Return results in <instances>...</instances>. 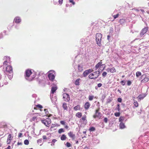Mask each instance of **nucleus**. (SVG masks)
Here are the masks:
<instances>
[{
	"label": "nucleus",
	"mask_w": 149,
	"mask_h": 149,
	"mask_svg": "<svg viewBox=\"0 0 149 149\" xmlns=\"http://www.w3.org/2000/svg\"><path fill=\"white\" fill-rule=\"evenodd\" d=\"M36 74L35 72H31L30 70H27L25 72V77L26 79L30 81L32 80L36 77Z\"/></svg>",
	"instance_id": "nucleus-1"
},
{
	"label": "nucleus",
	"mask_w": 149,
	"mask_h": 149,
	"mask_svg": "<svg viewBox=\"0 0 149 149\" xmlns=\"http://www.w3.org/2000/svg\"><path fill=\"white\" fill-rule=\"evenodd\" d=\"M6 68V73L8 77L10 80H11L13 77V71L12 67L8 64L6 66L3 67Z\"/></svg>",
	"instance_id": "nucleus-2"
},
{
	"label": "nucleus",
	"mask_w": 149,
	"mask_h": 149,
	"mask_svg": "<svg viewBox=\"0 0 149 149\" xmlns=\"http://www.w3.org/2000/svg\"><path fill=\"white\" fill-rule=\"evenodd\" d=\"M99 76V71H97L93 73L90 74L88 76V77L91 79H95Z\"/></svg>",
	"instance_id": "nucleus-3"
},
{
	"label": "nucleus",
	"mask_w": 149,
	"mask_h": 149,
	"mask_svg": "<svg viewBox=\"0 0 149 149\" xmlns=\"http://www.w3.org/2000/svg\"><path fill=\"white\" fill-rule=\"evenodd\" d=\"M46 74L42 72H40L37 75V78L40 81H42L45 79L46 78Z\"/></svg>",
	"instance_id": "nucleus-4"
},
{
	"label": "nucleus",
	"mask_w": 149,
	"mask_h": 149,
	"mask_svg": "<svg viewBox=\"0 0 149 149\" xmlns=\"http://www.w3.org/2000/svg\"><path fill=\"white\" fill-rule=\"evenodd\" d=\"M102 38V34L100 33H97L96 35V40L97 44L100 46L101 44V39Z\"/></svg>",
	"instance_id": "nucleus-5"
},
{
	"label": "nucleus",
	"mask_w": 149,
	"mask_h": 149,
	"mask_svg": "<svg viewBox=\"0 0 149 149\" xmlns=\"http://www.w3.org/2000/svg\"><path fill=\"white\" fill-rule=\"evenodd\" d=\"M47 73L49 79L51 81H53L55 77V72L53 70H50L47 72Z\"/></svg>",
	"instance_id": "nucleus-6"
},
{
	"label": "nucleus",
	"mask_w": 149,
	"mask_h": 149,
	"mask_svg": "<svg viewBox=\"0 0 149 149\" xmlns=\"http://www.w3.org/2000/svg\"><path fill=\"white\" fill-rule=\"evenodd\" d=\"M4 58L6 60L3 63V67H6L8 64H10V58L9 56H6L4 57Z\"/></svg>",
	"instance_id": "nucleus-7"
},
{
	"label": "nucleus",
	"mask_w": 149,
	"mask_h": 149,
	"mask_svg": "<svg viewBox=\"0 0 149 149\" xmlns=\"http://www.w3.org/2000/svg\"><path fill=\"white\" fill-rule=\"evenodd\" d=\"M41 122L47 126H48V125L51 123V120L49 118H47L45 119L42 120Z\"/></svg>",
	"instance_id": "nucleus-8"
},
{
	"label": "nucleus",
	"mask_w": 149,
	"mask_h": 149,
	"mask_svg": "<svg viewBox=\"0 0 149 149\" xmlns=\"http://www.w3.org/2000/svg\"><path fill=\"white\" fill-rule=\"evenodd\" d=\"M22 21V19L19 16L16 17L14 19L13 23L14 25L15 23L17 24H19Z\"/></svg>",
	"instance_id": "nucleus-9"
},
{
	"label": "nucleus",
	"mask_w": 149,
	"mask_h": 149,
	"mask_svg": "<svg viewBox=\"0 0 149 149\" xmlns=\"http://www.w3.org/2000/svg\"><path fill=\"white\" fill-rule=\"evenodd\" d=\"M148 30V29L147 27H145L143 28L140 33V36L141 37H143L144 35L147 32Z\"/></svg>",
	"instance_id": "nucleus-10"
},
{
	"label": "nucleus",
	"mask_w": 149,
	"mask_h": 149,
	"mask_svg": "<svg viewBox=\"0 0 149 149\" xmlns=\"http://www.w3.org/2000/svg\"><path fill=\"white\" fill-rule=\"evenodd\" d=\"M63 99L64 101H68L70 100V97L68 94L65 93L63 94Z\"/></svg>",
	"instance_id": "nucleus-11"
},
{
	"label": "nucleus",
	"mask_w": 149,
	"mask_h": 149,
	"mask_svg": "<svg viewBox=\"0 0 149 149\" xmlns=\"http://www.w3.org/2000/svg\"><path fill=\"white\" fill-rule=\"evenodd\" d=\"M99 109L96 110L95 111V115H94L93 116V118H95L96 117H100L101 116V113L100 112H99Z\"/></svg>",
	"instance_id": "nucleus-12"
},
{
	"label": "nucleus",
	"mask_w": 149,
	"mask_h": 149,
	"mask_svg": "<svg viewBox=\"0 0 149 149\" xmlns=\"http://www.w3.org/2000/svg\"><path fill=\"white\" fill-rule=\"evenodd\" d=\"M54 1V4L55 5H58L59 4L60 5H61L63 2V0H53Z\"/></svg>",
	"instance_id": "nucleus-13"
},
{
	"label": "nucleus",
	"mask_w": 149,
	"mask_h": 149,
	"mask_svg": "<svg viewBox=\"0 0 149 149\" xmlns=\"http://www.w3.org/2000/svg\"><path fill=\"white\" fill-rule=\"evenodd\" d=\"M119 120L120 122L125 123L127 120V119L123 116H120L119 118Z\"/></svg>",
	"instance_id": "nucleus-14"
},
{
	"label": "nucleus",
	"mask_w": 149,
	"mask_h": 149,
	"mask_svg": "<svg viewBox=\"0 0 149 149\" xmlns=\"http://www.w3.org/2000/svg\"><path fill=\"white\" fill-rule=\"evenodd\" d=\"M52 103L54 104H56V102L57 101V97L55 96H52L51 97Z\"/></svg>",
	"instance_id": "nucleus-15"
},
{
	"label": "nucleus",
	"mask_w": 149,
	"mask_h": 149,
	"mask_svg": "<svg viewBox=\"0 0 149 149\" xmlns=\"http://www.w3.org/2000/svg\"><path fill=\"white\" fill-rule=\"evenodd\" d=\"M147 95L146 93H144L142 94H141L139 95L137 97V98L138 99L141 100L143 99Z\"/></svg>",
	"instance_id": "nucleus-16"
},
{
	"label": "nucleus",
	"mask_w": 149,
	"mask_h": 149,
	"mask_svg": "<svg viewBox=\"0 0 149 149\" xmlns=\"http://www.w3.org/2000/svg\"><path fill=\"white\" fill-rule=\"evenodd\" d=\"M125 123L124 122H120L119 124V128L120 129H123L126 127L125 125Z\"/></svg>",
	"instance_id": "nucleus-17"
},
{
	"label": "nucleus",
	"mask_w": 149,
	"mask_h": 149,
	"mask_svg": "<svg viewBox=\"0 0 149 149\" xmlns=\"http://www.w3.org/2000/svg\"><path fill=\"white\" fill-rule=\"evenodd\" d=\"M83 121L84 122V123L85 124H86L87 123V120H86V116L85 115H84L82 117L81 119L80 120V122H81Z\"/></svg>",
	"instance_id": "nucleus-18"
},
{
	"label": "nucleus",
	"mask_w": 149,
	"mask_h": 149,
	"mask_svg": "<svg viewBox=\"0 0 149 149\" xmlns=\"http://www.w3.org/2000/svg\"><path fill=\"white\" fill-rule=\"evenodd\" d=\"M68 136L71 138L73 139H74L75 135L74 134L71 132H70L68 133Z\"/></svg>",
	"instance_id": "nucleus-19"
},
{
	"label": "nucleus",
	"mask_w": 149,
	"mask_h": 149,
	"mask_svg": "<svg viewBox=\"0 0 149 149\" xmlns=\"http://www.w3.org/2000/svg\"><path fill=\"white\" fill-rule=\"evenodd\" d=\"M102 63V60H101L100 62L98 63L95 66V70H97L99 67L101 66Z\"/></svg>",
	"instance_id": "nucleus-20"
},
{
	"label": "nucleus",
	"mask_w": 149,
	"mask_h": 149,
	"mask_svg": "<svg viewBox=\"0 0 149 149\" xmlns=\"http://www.w3.org/2000/svg\"><path fill=\"white\" fill-rule=\"evenodd\" d=\"M90 106V104L89 102H86L84 105V108L86 110H87L88 109Z\"/></svg>",
	"instance_id": "nucleus-21"
},
{
	"label": "nucleus",
	"mask_w": 149,
	"mask_h": 149,
	"mask_svg": "<svg viewBox=\"0 0 149 149\" xmlns=\"http://www.w3.org/2000/svg\"><path fill=\"white\" fill-rule=\"evenodd\" d=\"M57 89V86L55 85L54 87H53L51 88V93L53 94Z\"/></svg>",
	"instance_id": "nucleus-22"
},
{
	"label": "nucleus",
	"mask_w": 149,
	"mask_h": 149,
	"mask_svg": "<svg viewBox=\"0 0 149 149\" xmlns=\"http://www.w3.org/2000/svg\"><path fill=\"white\" fill-rule=\"evenodd\" d=\"M93 143L95 144L98 143L100 142L99 140L96 138H94L93 139Z\"/></svg>",
	"instance_id": "nucleus-23"
},
{
	"label": "nucleus",
	"mask_w": 149,
	"mask_h": 149,
	"mask_svg": "<svg viewBox=\"0 0 149 149\" xmlns=\"http://www.w3.org/2000/svg\"><path fill=\"white\" fill-rule=\"evenodd\" d=\"M39 120V119L37 118L36 116H33L32 118L31 119V121H34L36 122H37L38 121V120Z\"/></svg>",
	"instance_id": "nucleus-24"
},
{
	"label": "nucleus",
	"mask_w": 149,
	"mask_h": 149,
	"mask_svg": "<svg viewBox=\"0 0 149 149\" xmlns=\"http://www.w3.org/2000/svg\"><path fill=\"white\" fill-rule=\"evenodd\" d=\"M62 107L64 110H67L68 107L67 104L65 103H63Z\"/></svg>",
	"instance_id": "nucleus-25"
},
{
	"label": "nucleus",
	"mask_w": 149,
	"mask_h": 149,
	"mask_svg": "<svg viewBox=\"0 0 149 149\" xmlns=\"http://www.w3.org/2000/svg\"><path fill=\"white\" fill-rule=\"evenodd\" d=\"M149 80V78L147 77H145L141 81L142 82H146Z\"/></svg>",
	"instance_id": "nucleus-26"
},
{
	"label": "nucleus",
	"mask_w": 149,
	"mask_h": 149,
	"mask_svg": "<svg viewBox=\"0 0 149 149\" xmlns=\"http://www.w3.org/2000/svg\"><path fill=\"white\" fill-rule=\"evenodd\" d=\"M78 70L79 72H81L83 70V66L82 65H79L78 66Z\"/></svg>",
	"instance_id": "nucleus-27"
},
{
	"label": "nucleus",
	"mask_w": 149,
	"mask_h": 149,
	"mask_svg": "<svg viewBox=\"0 0 149 149\" xmlns=\"http://www.w3.org/2000/svg\"><path fill=\"white\" fill-rule=\"evenodd\" d=\"M110 72L111 73H114L116 72V70L114 67H113L111 69H109Z\"/></svg>",
	"instance_id": "nucleus-28"
},
{
	"label": "nucleus",
	"mask_w": 149,
	"mask_h": 149,
	"mask_svg": "<svg viewBox=\"0 0 149 149\" xmlns=\"http://www.w3.org/2000/svg\"><path fill=\"white\" fill-rule=\"evenodd\" d=\"M66 139V137L65 134L62 135L61 137V139L62 141H64Z\"/></svg>",
	"instance_id": "nucleus-29"
},
{
	"label": "nucleus",
	"mask_w": 149,
	"mask_h": 149,
	"mask_svg": "<svg viewBox=\"0 0 149 149\" xmlns=\"http://www.w3.org/2000/svg\"><path fill=\"white\" fill-rule=\"evenodd\" d=\"M80 80V79H78L75 81V84L76 86H78L79 85V81Z\"/></svg>",
	"instance_id": "nucleus-30"
},
{
	"label": "nucleus",
	"mask_w": 149,
	"mask_h": 149,
	"mask_svg": "<svg viewBox=\"0 0 149 149\" xmlns=\"http://www.w3.org/2000/svg\"><path fill=\"white\" fill-rule=\"evenodd\" d=\"M80 108V106L79 105H78L76 106H75L74 107V109L75 111L79 110Z\"/></svg>",
	"instance_id": "nucleus-31"
},
{
	"label": "nucleus",
	"mask_w": 149,
	"mask_h": 149,
	"mask_svg": "<svg viewBox=\"0 0 149 149\" xmlns=\"http://www.w3.org/2000/svg\"><path fill=\"white\" fill-rule=\"evenodd\" d=\"M82 116V113L80 112L77 113L76 114V116L78 118H80Z\"/></svg>",
	"instance_id": "nucleus-32"
},
{
	"label": "nucleus",
	"mask_w": 149,
	"mask_h": 149,
	"mask_svg": "<svg viewBox=\"0 0 149 149\" xmlns=\"http://www.w3.org/2000/svg\"><path fill=\"white\" fill-rule=\"evenodd\" d=\"M65 132V130L63 128H60L58 130V133L59 134H61L62 132Z\"/></svg>",
	"instance_id": "nucleus-33"
},
{
	"label": "nucleus",
	"mask_w": 149,
	"mask_h": 149,
	"mask_svg": "<svg viewBox=\"0 0 149 149\" xmlns=\"http://www.w3.org/2000/svg\"><path fill=\"white\" fill-rule=\"evenodd\" d=\"M89 73H88V72H87V71L86 70L84 71L83 73V75L84 77H86V76Z\"/></svg>",
	"instance_id": "nucleus-34"
},
{
	"label": "nucleus",
	"mask_w": 149,
	"mask_h": 149,
	"mask_svg": "<svg viewBox=\"0 0 149 149\" xmlns=\"http://www.w3.org/2000/svg\"><path fill=\"white\" fill-rule=\"evenodd\" d=\"M113 32V29L111 27L109 29V34L111 35Z\"/></svg>",
	"instance_id": "nucleus-35"
},
{
	"label": "nucleus",
	"mask_w": 149,
	"mask_h": 149,
	"mask_svg": "<svg viewBox=\"0 0 149 149\" xmlns=\"http://www.w3.org/2000/svg\"><path fill=\"white\" fill-rule=\"evenodd\" d=\"M115 110L116 111H120V104H117V107L115 109Z\"/></svg>",
	"instance_id": "nucleus-36"
},
{
	"label": "nucleus",
	"mask_w": 149,
	"mask_h": 149,
	"mask_svg": "<svg viewBox=\"0 0 149 149\" xmlns=\"http://www.w3.org/2000/svg\"><path fill=\"white\" fill-rule=\"evenodd\" d=\"M94 96L93 95H89L88 96V99L90 101H92L93 100Z\"/></svg>",
	"instance_id": "nucleus-37"
},
{
	"label": "nucleus",
	"mask_w": 149,
	"mask_h": 149,
	"mask_svg": "<svg viewBox=\"0 0 149 149\" xmlns=\"http://www.w3.org/2000/svg\"><path fill=\"white\" fill-rule=\"evenodd\" d=\"M95 130V128L93 127H90L89 129V130L90 132L94 131Z\"/></svg>",
	"instance_id": "nucleus-38"
},
{
	"label": "nucleus",
	"mask_w": 149,
	"mask_h": 149,
	"mask_svg": "<svg viewBox=\"0 0 149 149\" xmlns=\"http://www.w3.org/2000/svg\"><path fill=\"white\" fill-rule=\"evenodd\" d=\"M141 75V73L140 72L138 71L136 72V75L137 77H139Z\"/></svg>",
	"instance_id": "nucleus-39"
},
{
	"label": "nucleus",
	"mask_w": 149,
	"mask_h": 149,
	"mask_svg": "<svg viewBox=\"0 0 149 149\" xmlns=\"http://www.w3.org/2000/svg\"><path fill=\"white\" fill-rule=\"evenodd\" d=\"M24 143L26 145H28L29 144V141L28 140L26 139L24 141Z\"/></svg>",
	"instance_id": "nucleus-40"
},
{
	"label": "nucleus",
	"mask_w": 149,
	"mask_h": 149,
	"mask_svg": "<svg viewBox=\"0 0 149 149\" xmlns=\"http://www.w3.org/2000/svg\"><path fill=\"white\" fill-rule=\"evenodd\" d=\"M126 81L125 80H122L120 82V83L123 85L124 86L125 84Z\"/></svg>",
	"instance_id": "nucleus-41"
},
{
	"label": "nucleus",
	"mask_w": 149,
	"mask_h": 149,
	"mask_svg": "<svg viewBox=\"0 0 149 149\" xmlns=\"http://www.w3.org/2000/svg\"><path fill=\"white\" fill-rule=\"evenodd\" d=\"M119 15V14L117 13L116 15H113V17L114 18V19H116L118 17Z\"/></svg>",
	"instance_id": "nucleus-42"
},
{
	"label": "nucleus",
	"mask_w": 149,
	"mask_h": 149,
	"mask_svg": "<svg viewBox=\"0 0 149 149\" xmlns=\"http://www.w3.org/2000/svg\"><path fill=\"white\" fill-rule=\"evenodd\" d=\"M86 70L87 71V72H88L89 74L93 71V70L92 69H89Z\"/></svg>",
	"instance_id": "nucleus-43"
},
{
	"label": "nucleus",
	"mask_w": 149,
	"mask_h": 149,
	"mask_svg": "<svg viewBox=\"0 0 149 149\" xmlns=\"http://www.w3.org/2000/svg\"><path fill=\"white\" fill-rule=\"evenodd\" d=\"M120 114L119 112H116L114 113V115L116 117H118L120 116Z\"/></svg>",
	"instance_id": "nucleus-44"
},
{
	"label": "nucleus",
	"mask_w": 149,
	"mask_h": 149,
	"mask_svg": "<svg viewBox=\"0 0 149 149\" xmlns=\"http://www.w3.org/2000/svg\"><path fill=\"white\" fill-rule=\"evenodd\" d=\"M60 123L61 124L63 125H65L66 124H67L66 123L63 121H60Z\"/></svg>",
	"instance_id": "nucleus-45"
},
{
	"label": "nucleus",
	"mask_w": 149,
	"mask_h": 149,
	"mask_svg": "<svg viewBox=\"0 0 149 149\" xmlns=\"http://www.w3.org/2000/svg\"><path fill=\"white\" fill-rule=\"evenodd\" d=\"M107 74V73L105 72H103L102 74V76L104 77H106Z\"/></svg>",
	"instance_id": "nucleus-46"
},
{
	"label": "nucleus",
	"mask_w": 149,
	"mask_h": 149,
	"mask_svg": "<svg viewBox=\"0 0 149 149\" xmlns=\"http://www.w3.org/2000/svg\"><path fill=\"white\" fill-rule=\"evenodd\" d=\"M134 106L136 107H137L138 106V104L137 102H134Z\"/></svg>",
	"instance_id": "nucleus-47"
},
{
	"label": "nucleus",
	"mask_w": 149,
	"mask_h": 149,
	"mask_svg": "<svg viewBox=\"0 0 149 149\" xmlns=\"http://www.w3.org/2000/svg\"><path fill=\"white\" fill-rule=\"evenodd\" d=\"M15 27L17 29H18L19 28V24H16L15 25Z\"/></svg>",
	"instance_id": "nucleus-48"
},
{
	"label": "nucleus",
	"mask_w": 149,
	"mask_h": 149,
	"mask_svg": "<svg viewBox=\"0 0 149 149\" xmlns=\"http://www.w3.org/2000/svg\"><path fill=\"white\" fill-rule=\"evenodd\" d=\"M132 84V82L130 80L127 81V85L128 86H130Z\"/></svg>",
	"instance_id": "nucleus-49"
},
{
	"label": "nucleus",
	"mask_w": 149,
	"mask_h": 149,
	"mask_svg": "<svg viewBox=\"0 0 149 149\" xmlns=\"http://www.w3.org/2000/svg\"><path fill=\"white\" fill-rule=\"evenodd\" d=\"M57 140L56 139H53L52 140V141L50 142H49V143H54L56 142Z\"/></svg>",
	"instance_id": "nucleus-50"
},
{
	"label": "nucleus",
	"mask_w": 149,
	"mask_h": 149,
	"mask_svg": "<svg viewBox=\"0 0 149 149\" xmlns=\"http://www.w3.org/2000/svg\"><path fill=\"white\" fill-rule=\"evenodd\" d=\"M66 146L68 148L70 147L71 146V144L70 143L67 142L66 144Z\"/></svg>",
	"instance_id": "nucleus-51"
},
{
	"label": "nucleus",
	"mask_w": 149,
	"mask_h": 149,
	"mask_svg": "<svg viewBox=\"0 0 149 149\" xmlns=\"http://www.w3.org/2000/svg\"><path fill=\"white\" fill-rule=\"evenodd\" d=\"M69 2L70 3H72V4L74 5L75 4V2L73 0H69Z\"/></svg>",
	"instance_id": "nucleus-52"
},
{
	"label": "nucleus",
	"mask_w": 149,
	"mask_h": 149,
	"mask_svg": "<svg viewBox=\"0 0 149 149\" xmlns=\"http://www.w3.org/2000/svg\"><path fill=\"white\" fill-rule=\"evenodd\" d=\"M122 101V99L121 98L119 97L117 99V101L118 102H121Z\"/></svg>",
	"instance_id": "nucleus-53"
},
{
	"label": "nucleus",
	"mask_w": 149,
	"mask_h": 149,
	"mask_svg": "<svg viewBox=\"0 0 149 149\" xmlns=\"http://www.w3.org/2000/svg\"><path fill=\"white\" fill-rule=\"evenodd\" d=\"M42 139H39L37 140V143H41L42 142Z\"/></svg>",
	"instance_id": "nucleus-54"
},
{
	"label": "nucleus",
	"mask_w": 149,
	"mask_h": 149,
	"mask_svg": "<svg viewBox=\"0 0 149 149\" xmlns=\"http://www.w3.org/2000/svg\"><path fill=\"white\" fill-rule=\"evenodd\" d=\"M10 139H9V138H8L7 141V143L8 144H9L10 143Z\"/></svg>",
	"instance_id": "nucleus-55"
},
{
	"label": "nucleus",
	"mask_w": 149,
	"mask_h": 149,
	"mask_svg": "<svg viewBox=\"0 0 149 149\" xmlns=\"http://www.w3.org/2000/svg\"><path fill=\"white\" fill-rule=\"evenodd\" d=\"M132 10H135L137 12H139L140 10V9H137L136 8H133L132 9Z\"/></svg>",
	"instance_id": "nucleus-56"
},
{
	"label": "nucleus",
	"mask_w": 149,
	"mask_h": 149,
	"mask_svg": "<svg viewBox=\"0 0 149 149\" xmlns=\"http://www.w3.org/2000/svg\"><path fill=\"white\" fill-rule=\"evenodd\" d=\"M104 122L105 123H107L108 121V119L107 118H105L104 120Z\"/></svg>",
	"instance_id": "nucleus-57"
},
{
	"label": "nucleus",
	"mask_w": 149,
	"mask_h": 149,
	"mask_svg": "<svg viewBox=\"0 0 149 149\" xmlns=\"http://www.w3.org/2000/svg\"><path fill=\"white\" fill-rule=\"evenodd\" d=\"M44 111L45 112V113L46 114H47L48 113V110L47 109H44Z\"/></svg>",
	"instance_id": "nucleus-58"
},
{
	"label": "nucleus",
	"mask_w": 149,
	"mask_h": 149,
	"mask_svg": "<svg viewBox=\"0 0 149 149\" xmlns=\"http://www.w3.org/2000/svg\"><path fill=\"white\" fill-rule=\"evenodd\" d=\"M101 66H102V67H103V68L102 70H104V68H105V64H102V65H101Z\"/></svg>",
	"instance_id": "nucleus-59"
},
{
	"label": "nucleus",
	"mask_w": 149,
	"mask_h": 149,
	"mask_svg": "<svg viewBox=\"0 0 149 149\" xmlns=\"http://www.w3.org/2000/svg\"><path fill=\"white\" fill-rule=\"evenodd\" d=\"M102 85V84L101 83H99L97 84V87L99 88Z\"/></svg>",
	"instance_id": "nucleus-60"
},
{
	"label": "nucleus",
	"mask_w": 149,
	"mask_h": 149,
	"mask_svg": "<svg viewBox=\"0 0 149 149\" xmlns=\"http://www.w3.org/2000/svg\"><path fill=\"white\" fill-rule=\"evenodd\" d=\"M111 35H109L107 36V39L109 40H110V38H111Z\"/></svg>",
	"instance_id": "nucleus-61"
},
{
	"label": "nucleus",
	"mask_w": 149,
	"mask_h": 149,
	"mask_svg": "<svg viewBox=\"0 0 149 149\" xmlns=\"http://www.w3.org/2000/svg\"><path fill=\"white\" fill-rule=\"evenodd\" d=\"M37 107L40 108H42V106L39 104L37 105Z\"/></svg>",
	"instance_id": "nucleus-62"
},
{
	"label": "nucleus",
	"mask_w": 149,
	"mask_h": 149,
	"mask_svg": "<svg viewBox=\"0 0 149 149\" xmlns=\"http://www.w3.org/2000/svg\"><path fill=\"white\" fill-rule=\"evenodd\" d=\"M22 133H19L18 135V137H20L22 136Z\"/></svg>",
	"instance_id": "nucleus-63"
},
{
	"label": "nucleus",
	"mask_w": 149,
	"mask_h": 149,
	"mask_svg": "<svg viewBox=\"0 0 149 149\" xmlns=\"http://www.w3.org/2000/svg\"><path fill=\"white\" fill-rule=\"evenodd\" d=\"M64 125V127L65 129H68L69 128L68 126L67 125H66V124L65 125Z\"/></svg>",
	"instance_id": "nucleus-64"
}]
</instances>
